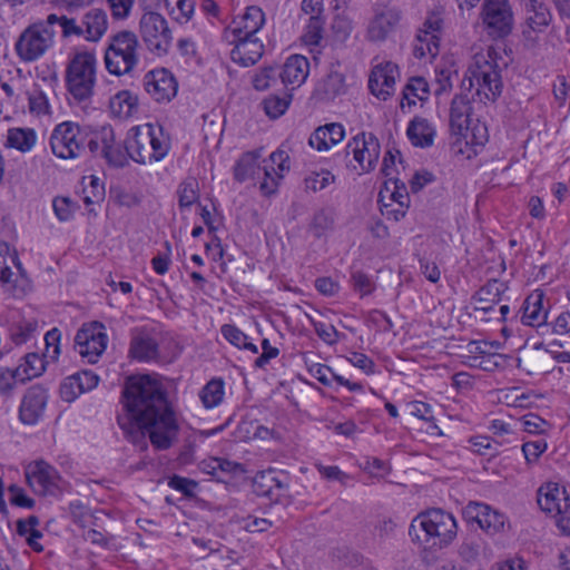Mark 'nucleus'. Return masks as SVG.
Returning <instances> with one entry per match:
<instances>
[{"instance_id":"f257e3e1","label":"nucleus","mask_w":570,"mask_h":570,"mask_svg":"<svg viewBox=\"0 0 570 570\" xmlns=\"http://www.w3.org/2000/svg\"><path fill=\"white\" fill-rule=\"evenodd\" d=\"M121 411L117 414L119 428L132 443L145 441L166 450L178 434V423L167 400L163 384L149 375L129 377L121 392Z\"/></svg>"},{"instance_id":"f03ea898","label":"nucleus","mask_w":570,"mask_h":570,"mask_svg":"<svg viewBox=\"0 0 570 570\" xmlns=\"http://www.w3.org/2000/svg\"><path fill=\"white\" fill-rule=\"evenodd\" d=\"M501 69L498 63V53L493 48L473 56L462 89L473 90L472 99L487 104L495 101L502 92Z\"/></svg>"},{"instance_id":"7ed1b4c3","label":"nucleus","mask_w":570,"mask_h":570,"mask_svg":"<svg viewBox=\"0 0 570 570\" xmlns=\"http://www.w3.org/2000/svg\"><path fill=\"white\" fill-rule=\"evenodd\" d=\"M470 100L464 95L453 98L450 109V127L455 140L452 149L471 158L475 151L470 146H484L488 141V128L484 122L471 118Z\"/></svg>"},{"instance_id":"20e7f679","label":"nucleus","mask_w":570,"mask_h":570,"mask_svg":"<svg viewBox=\"0 0 570 570\" xmlns=\"http://www.w3.org/2000/svg\"><path fill=\"white\" fill-rule=\"evenodd\" d=\"M454 517L441 509H432L413 519L409 534L424 549H442L456 537Z\"/></svg>"},{"instance_id":"39448f33","label":"nucleus","mask_w":570,"mask_h":570,"mask_svg":"<svg viewBox=\"0 0 570 570\" xmlns=\"http://www.w3.org/2000/svg\"><path fill=\"white\" fill-rule=\"evenodd\" d=\"M125 148L134 161L146 165L163 160L170 149V140L161 126L145 124L131 128Z\"/></svg>"},{"instance_id":"423d86ee","label":"nucleus","mask_w":570,"mask_h":570,"mask_svg":"<svg viewBox=\"0 0 570 570\" xmlns=\"http://www.w3.org/2000/svg\"><path fill=\"white\" fill-rule=\"evenodd\" d=\"M140 45L135 32L121 30L109 38L105 51L106 69L116 76L131 72L139 63Z\"/></svg>"},{"instance_id":"0eeeda50","label":"nucleus","mask_w":570,"mask_h":570,"mask_svg":"<svg viewBox=\"0 0 570 570\" xmlns=\"http://www.w3.org/2000/svg\"><path fill=\"white\" fill-rule=\"evenodd\" d=\"M68 92L77 102H88L96 85V57L85 51L78 52L69 62L66 76Z\"/></svg>"},{"instance_id":"6e6552de","label":"nucleus","mask_w":570,"mask_h":570,"mask_svg":"<svg viewBox=\"0 0 570 570\" xmlns=\"http://www.w3.org/2000/svg\"><path fill=\"white\" fill-rule=\"evenodd\" d=\"M94 132L71 121L56 126L50 136L52 153L62 159H75L82 155L86 147L90 149Z\"/></svg>"},{"instance_id":"1a4fd4ad","label":"nucleus","mask_w":570,"mask_h":570,"mask_svg":"<svg viewBox=\"0 0 570 570\" xmlns=\"http://www.w3.org/2000/svg\"><path fill=\"white\" fill-rule=\"evenodd\" d=\"M345 156L353 155V160L346 164L357 175L373 171L379 163L381 155V144L373 132L362 131L351 138L345 147Z\"/></svg>"},{"instance_id":"9d476101","label":"nucleus","mask_w":570,"mask_h":570,"mask_svg":"<svg viewBox=\"0 0 570 570\" xmlns=\"http://www.w3.org/2000/svg\"><path fill=\"white\" fill-rule=\"evenodd\" d=\"M139 35L151 53L163 57L169 52L173 35L167 20L160 13H142L139 20Z\"/></svg>"},{"instance_id":"9b49d317","label":"nucleus","mask_w":570,"mask_h":570,"mask_svg":"<svg viewBox=\"0 0 570 570\" xmlns=\"http://www.w3.org/2000/svg\"><path fill=\"white\" fill-rule=\"evenodd\" d=\"M480 19L492 39L508 37L514 27V13L509 0H483Z\"/></svg>"},{"instance_id":"f8f14e48","label":"nucleus","mask_w":570,"mask_h":570,"mask_svg":"<svg viewBox=\"0 0 570 570\" xmlns=\"http://www.w3.org/2000/svg\"><path fill=\"white\" fill-rule=\"evenodd\" d=\"M89 150L94 155H100L110 167L122 168L128 164V153L124 150L121 142L116 141L115 131L110 126L94 132Z\"/></svg>"},{"instance_id":"ddd939ff","label":"nucleus","mask_w":570,"mask_h":570,"mask_svg":"<svg viewBox=\"0 0 570 570\" xmlns=\"http://www.w3.org/2000/svg\"><path fill=\"white\" fill-rule=\"evenodd\" d=\"M108 337L100 323L83 325L76 334L75 348L88 363H96L107 347Z\"/></svg>"},{"instance_id":"4468645a","label":"nucleus","mask_w":570,"mask_h":570,"mask_svg":"<svg viewBox=\"0 0 570 570\" xmlns=\"http://www.w3.org/2000/svg\"><path fill=\"white\" fill-rule=\"evenodd\" d=\"M462 514L468 522H476L489 534L501 532L507 522L504 514L480 502H469Z\"/></svg>"},{"instance_id":"2eb2a0df","label":"nucleus","mask_w":570,"mask_h":570,"mask_svg":"<svg viewBox=\"0 0 570 570\" xmlns=\"http://www.w3.org/2000/svg\"><path fill=\"white\" fill-rule=\"evenodd\" d=\"M144 88L155 101L169 102L177 94L178 83L169 70L160 68L145 75Z\"/></svg>"},{"instance_id":"dca6fc26","label":"nucleus","mask_w":570,"mask_h":570,"mask_svg":"<svg viewBox=\"0 0 570 570\" xmlns=\"http://www.w3.org/2000/svg\"><path fill=\"white\" fill-rule=\"evenodd\" d=\"M400 21V10L395 8L377 10L368 21L366 39L374 43L386 41L396 31Z\"/></svg>"},{"instance_id":"f3484780","label":"nucleus","mask_w":570,"mask_h":570,"mask_svg":"<svg viewBox=\"0 0 570 570\" xmlns=\"http://www.w3.org/2000/svg\"><path fill=\"white\" fill-rule=\"evenodd\" d=\"M224 38L229 45H234L230 59L242 67L254 66L264 55V45L257 37L224 36Z\"/></svg>"},{"instance_id":"a211bd4d","label":"nucleus","mask_w":570,"mask_h":570,"mask_svg":"<svg viewBox=\"0 0 570 570\" xmlns=\"http://www.w3.org/2000/svg\"><path fill=\"white\" fill-rule=\"evenodd\" d=\"M254 492L259 497H266L272 501H279L287 495L288 481L283 472L275 470L262 471L256 474L253 481Z\"/></svg>"},{"instance_id":"6ab92c4d","label":"nucleus","mask_w":570,"mask_h":570,"mask_svg":"<svg viewBox=\"0 0 570 570\" xmlns=\"http://www.w3.org/2000/svg\"><path fill=\"white\" fill-rule=\"evenodd\" d=\"M397 75L399 67L391 61L375 66L368 78L371 92L379 99L386 100L394 94Z\"/></svg>"},{"instance_id":"aec40b11","label":"nucleus","mask_w":570,"mask_h":570,"mask_svg":"<svg viewBox=\"0 0 570 570\" xmlns=\"http://www.w3.org/2000/svg\"><path fill=\"white\" fill-rule=\"evenodd\" d=\"M537 501L543 512L553 517L570 508L566 490L558 483L549 482L542 484L538 490Z\"/></svg>"},{"instance_id":"412c9836","label":"nucleus","mask_w":570,"mask_h":570,"mask_svg":"<svg viewBox=\"0 0 570 570\" xmlns=\"http://www.w3.org/2000/svg\"><path fill=\"white\" fill-rule=\"evenodd\" d=\"M265 23V13L259 7L250 6L233 26L226 28L224 36L255 37Z\"/></svg>"},{"instance_id":"4be33fe9","label":"nucleus","mask_w":570,"mask_h":570,"mask_svg":"<svg viewBox=\"0 0 570 570\" xmlns=\"http://www.w3.org/2000/svg\"><path fill=\"white\" fill-rule=\"evenodd\" d=\"M308 72L309 62L307 58L301 55H292L279 68V78L284 86H291L293 90L305 82Z\"/></svg>"},{"instance_id":"5701e85b","label":"nucleus","mask_w":570,"mask_h":570,"mask_svg":"<svg viewBox=\"0 0 570 570\" xmlns=\"http://www.w3.org/2000/svg\"><path fill=\"white\" fill-rule=\"evenodd\" d=\"M129 354L140 362H149L158 356V343L144 328H135L131 332Z\"/></svg>"},{"instance_id":"b1692460","label":"nucleus","mask_w":570,"mask_h":570,"mask_svg":"<svg viewBox=\"0 0 570 570\" xmlns=\"http://www.w3.org/2000/svg\"><path fill=\"white\" fill-rule=\"evenodd\" d=\"M345 91L346 85L344 75L336 70H331L316 83L313 98L316 101L328 102L345 94Z\"/></svg>"},{"instance_id":"393cba45","label":"nucleus","mask_w":570,"mask_h":570,"mask_svg":"<svg viewBox=\"0 0 570 570\" xmlns=\"http://www.w3.org/2000/svg\"><path fill=\"white\" fill-rule=\"evenodd\" d=\"M527 29L523 30L525 37H530L531 32H543L551 22V12L548 6L541 0H529L525 4Z\"/></svg>"},{"instance_id":"a878e982","label":"nucleus","mask_w":570,"mask_h":570,"mask_svg":"<svg viewBox=\"0 0 570 570\" xmlns=\"http://www.w3.org/2000/svg\"><path fill=\"white\" fill-rule=\"evenodd\" d=\"M345 137V129L338 122L321 126L311 135L308 144L318 151L327 150L341 142Z\"/></svg>"},{"instance_id":"bb28decb","label":"nucleus","mask_w":570,"mask_h":570,"mask_svg":"<svg viewBox=\"0 0 570 570\" xmlns=\"http://www.w3.org/2000/svg\"><path fill=\"white\" fill-rule=\"evenodd\" d=\"M12 268L20 271L17 254L10 249L7 243H0V284L7 291L16 288L14 283L17 282V278H13L16 273Z\"/></svg>"},{"instance_id":"cd10ccee","label":"nucleus","mask_w":570,"mask_h":570,"mask_svg":"<svg viewBox=\"0 0 570 570\" xmlns=\"http://www.w3.org/2000/svg\"><path fill=\"white\" fill-rule=\"evenodd\" d=\"M83 35L89 41H98L108 29V18L106 11L94 8L82 17Z\"/></svg>"},{"instance_id":"c85d7f7f","label":"nucleus","mask_w":570,"mask_h":570,"mask_svg":"<svg viewBox=\"0 0 570 570\" xmlns=\"http://www.w3.org/2000/svg\"><path fill=\"white\" fill-rule=\"evenodd\" d=\"M406 135L413 146L428 148L433 145L435 130L426 119L415 117L410 121Z\"/></svg>"},{"instance_id":"c756f323","label":"nucleus","mask_w":570,"mask_h":570,"mask_svg":"<svg viewBox=\"0 0 570 570\" xmlns=\"http://www.w3.org/2000/svg\"><path fill=\"white\" fill-rule=\"evenodd\" d=\"M547 311L543 308L542 294H532L522 305L521 321L524 325L540 326L547 321Z\"/></svg>"},{"instance_id":"7c9ffc66","label":"nucleus","mask_w":570,"mask_h":570,"mask_svg":"<svg viewBox=\"0 0 570 570\" xmlns=\"http://www.w3.org/2000/svg\"><path fill=\"white\" fill-rule=\"evenodd\" d=\"M111 112L121 119H127L138 111V97L129 90H121L111 97Z\"/></svg>"},{"instance_id":"2f4dec72","label":"nucleus","mask_w":570,"mask_h":570,"mask_svg":"<svg viewBox=\"0 0 570 570\" xmlns=\"http://www.w3.org/2000/svg\"><path fill=\"white\" fill-rule=\"evenodd\" d=\"M57 471L43 461L38 460V494L57 497L60 492Z\"/></svg>"},{"instance_id":"473e14b6","label":"nucleus","mask_w":570,"mask_h":570,"mask_svg":"<svg viewBox=\"0 0 570 570\" xmlns=\"http://www.w3.org/2000/svg\"><path fill=\"white\" fill-rule=\"evenodd\" d=\"M261 154L258 151L245 153L236 163L234 167V177L237 181L244 183L248 179H254L259 175L261 167L258 159Z\"/></svg>"},{"instance_id":"72a5a7b5","label":"nucleus","mask_w":570,"mask_h":570,"mask_svg":"<svg viewBox=\"0 0 570 570\" xmlns=\"http://www.w3.org/2000/svg\"><path fill=\"white\" fill-rule=\"evenodd\" d=\"M440 38L417 31L413 41V55L417 59L435 58L439 55Z\"/></svg>"},{"instance_id":"f704fd0d","label":"nucleus","mask_w":570,"mask_h":570,"mask_svg":"<svg viewBox=\"0 0 570 570\" xmlns=\"http://www.w3.org/2000/svg\"><path fill=\"white\" fill-rule=\"evenodd\" d=\"M507 289L505 283L491 279L472 296V299L479 304H498Z\"/></svg>"},{"instance_id":"c9c22d12","label":"nucleus","mask_w":570,"mask_h":570,"mask_svg":"<svg viewBox=\"0 0 570 570\" xmlns=\"http://www.w3.org/2000/svg\"><path fill=\"white\" fill-rule=\"evenodd\" d=\"M165 7L175 21L184 24L193 18L196 0H165Z\"/></svg>"},{"instance_id":"e433bc0d","label":"nucleus","mask_w":570,"mask_h":570,"mask_svg":"<svg viewBox=\"0 0 570 570\" xmlns=\"http://www.w3.org/2000/svg\"><path fill=\"white\" fill-rule=\"evenodd\" d=\"M60 338L61 332L58 328L48 331L45 335V351L41 360V371H38V376L46 371L47 364L55 362L60 354Z\"/></svg>"},{"instance_id":"4c0bfd02","label":"nucleus","mask_w":570,"mask_h":570,"mask_svg":"<svg viewBox=\"0 0 570 570\" xmlns=\"http://www.w3.org/2000/svg\"><path fill=\"white\" fill-rule=\"evenodd\" d=\"M36 142L33 129L12 128L8 131L7 144L22 153L29 151Z\"/></svg>"},{"instance_id":"58836bf2","label":"nucleus","mask_w":570,"mask_h":570,"mask_svg":"<svg viewBox=\"0 0 570 570\" xmlns=\"http://www.w3.org/2000/svg\"><path fill=\"white\" fill-rule=\"evenodd\" d=\"M18 56L26 60L36 59V24H30L19 37L16 43Z\"/></svg>"},{"instance_id":"ea45409f","label":"nucleus","mask_w":570,"mask_h":570,"mask_svg":"<svg viewBox=\"0 0 570 570\" xmlns=\"http://www.w3.org/2000/svg\"><path fill=\"white\" fill-rule=\"evenodd\" d=\"M430 86L425 78L413 77L409 80L403 89V99H406L409 105H415L414 98L424 101L429 98Z\"/></svg>"},{"instance_id":"a19ab883","label":"nucleus","mask_w":570,"mask_h":570,"mask_svg":"<svg viewBox=\"0 0 570 570\" xmlns=\"http://www.w3.org/2000/svg\"><path fill=\"white\" fill-rule=\"evenodd\" d=\"M200 400L206 409L217 406L224 397V383L222 380L209 381L200 391Z\"/></svg>"},{"instance_id":"79ce46f5","label":"nucleus","mask_w":570,"mask_h":570,"mask_svg":"<svg viewBox=\"0 0 570 570\" xmlns=\"http://www.w3.org/2000/svg\"><path fill=\"white\" fill-rule=\"evenodd\" d=\"M19 420L26 425L36 423V389L29 387L23 394L19 406Z\"/></svg>"},{"instance_id":"37998d69","label":"nucleus","mask_w":570,"mask_h":570,"mask_svg":"<svg viewBox=\"0 0 570 570\" xmlns=\"http://www.w3.org/2000/svg\"><path fill=\"white\" fill-rule=\"evenodd\" d=\"M453 78H458V72L451 67L439 66L435 68V80L433 90L435 96L448 94L453 86Z\"/></svg>"},{"instance_id":"c03bdc74","label":"nucleus","mask_w":570,"mask_h":570,"mask_svg":"<svg viewBox=\"0 0 570 570\" xmlns=\"http://www.w3.org/2000/svg\"><path fill=\"white\" fill-rule=\"evenodd\" d=\"M69 510L73 522L83 528L87 525H97V521L100 519L98 514H101V512H91L80 501L71 502Z\"/></svg>"},{"instance_id":"a18cd8bd","label":"nucleus","mask_w":570,"mask_h":570,"mask_svg":"<svg viewBox=\"0 0 570 570\" xmlns=\"http://www.w3.org/2000/svg\"><path fill=\"white\" fill-rule=\"evenodd\" d=\"M292 95L286 94L284 97L272 95L264 99L263 106L269 118L277 119L288 109Z\"/></svg>"},{"instance_id":"49530a36","label":"nucleus","mask_w":570,"mask_h":570,"mask_svg":"<svg viewBox=\"0 0 570 570\" xmlns=\"http://www.w3.org/2000/svg\"><path fill=\"white\" fill-rule=\"evenodd\" d=\"M178 204L180 208H189L199 197L198 183L195 178L183 181L177 190Z\"/></svg>"},{"instance_id":"de8ad7c7","label":"nucleus","mask_w":570,"mask_h":570,"mask_svg":"<svg viewBox=\"0 0 570 570\" xmlns=\"http://www.w3.org/2000/svg\"><path fill=\"white\" fill-rule=\"evenodd\" d=\"M36 352L26 354L19 365L12 370L18 384H26L36 377Z\"/></svg>"},{"instance_id":"09e8293b","label":"nucleus","mask_w":570,"mask_h":570,"mask_svg":"<svg viewBox=\"0 0 570 570\" xmlns=\"http://www.w3.org/2000/svg\"><path fill=\"white\" fill-rule=\"evenodd\" d=\"M443 13L444 9L442 7H436L429 11L424 22L422 23V27L419 28L417 31H425L429 33V36H436L441 39V32L444 23Z\"/></svg>"},{"instance_id":"8fccbe9b","label":"nucleus","mask_w":570,"mask_h":570,"mask_svg":"<svg viewBox=\"0 0 570 570\" xmlns=\"http://www.w3.org/2000/svg\"><path fill=\"white\" fill-rule=\"evenodd\" d=\"M208 473L218 476V472L228 473L232 475H242L245 473L243 464L229 461L223 458H214L207 464Z\"/></svg>"},{"instance_id":"3c124183","label":"nucleus","mask_w":570,"mask_h":570,"mask_svg":"<svg viewBox=\"0 0 570 570\" xmlns=\"http://www.w3.org/2000/svg\"><path fill=\"white\" fill-rule=\"evenodd\" d=\"M324 21L320 16H311L303 35L306 45L318 46L323 39Z\"/></svg>"},{"instance_id":"603ef678","label":"nucleus","mask_w":570,"mask_h":570,"mask_svg":"<svg viewBox=\"0 0 570 570\" xmlns=\"http://www.w3.org/2000/svg\"><path fill=\"white\" fill-rule=\"evenodd\" d=\"M277 78H279L278 67H265L253 77V87L259 91L266 90L277 81Z\"/></svg>"},{"instance_id":"864d4df0","label":"nucleus","mask_w":570,"mask_h":570,"mask_svg":"<svg viewBox=\"0 0 570 570\" xmlns=\"http://www.w3.org/2000/svg\"><path fill=\"white\" fill-rule=\"evenodd\" d=\"M17 534L24 538L28 546L36 550V515L17 521Z\"/></svg>"},{"instance_id":"5fc2aeb1","label":"nucleus","mask_w":570,"mask_h":570,"mask_svg":"<svg viewBox=\"0 0 570 570\" xmlns=\"http://www.w3.org/2000/svg\"><path fill=\"white\" fill-rule=\"evenodd\" d=\"M10 337L16 345H21L30 340L35 327L31 322L18 321L10 327Z\"/></svg>"},{"instance_id":"6e6d98bb","label":"nucleus","mask_w":570,"mask_h":570,"mask_svg":"<svg viewBox=\"0 0 570 570\" xmlns=\"http://www.w3.org/2000/svg\"><path fill=\"white\" fill-rule=\"evenodd\" d=\"M481 539L475 534H471L463 540L459 553L464 561L472 562L479 557Z\"/></svg>"},{"instance_id":"4d7b16f0","label":"nucleus","mask_w":570,"mask_h":570,"mask_svg":"<svg viewBox=\"0 0 570 570\" xmlns=\"http://www.w3.org/2000/svg\"><path fill=\"white\" fill-rule=\"evenodd\" d=\"M334 181V175L328 170L312 173L305 178V187L312 191H318Z\"/></svg>"},{"instance_id":"13d9d810","label":"nucleus","mask_w":570,"mask_h":570,"mask_svg":"<svg viewBox=\"0 0 570 570\" xmlns=\"http://www.w3.org/2000/svg\"><path fill=\"white\" fill-rule=\"evenodd\" d=\"M110 197L114 199L115 204L128 208L135 207L140 203V198L135 193L126 190L122 187L111 188Z\"/></svg>"},{"instance_id":"bf43d9fd","label":"nucleus","mask_w":570,"mask_h":570,"mask_svg":"<svg viewBox=\"0 0 570 570\" xmlns=\"http://www.w3.org/2000/svg\"><path fill=\"white\" fill-rule=\"evenodd\" d=\"M82 393L94 390L99 382V376L91 370H83L71 375Z\"/></svg>"},{"instance_id":"052dcab7","label":"nucleus","mask_w":570,"mask_h":570,"mask_svg":"<svg viewBox=\"0 0 570 570\" xmlns=\"http://www.w3.org/2000/svg\"><path fill=\"white\" fill-rule=\"evenodd\" d=\"M135 0H107L111 17L115 20L127 19L134 8Z\"/></svg>"},{"instance_id":"680f3d73","label":"nucleus","mask_w":570,"mask_h":570,"mask_svg":"<svg viewBox=\"0 0 570 570\" xmlns=\"http://www.w3.org/2000/svg\"><path fill=\"white\" fill-rule=\"evenodd\" d=\"M314 330L317 336L326 344L334 345L338 342L340 333L332 324L313 321Z\"/></svg>"},{"instance_id":"e2e57ef3","label":"nucleus","mask_w":570,"mask_h":570,"mask_svg":"<svg viewBox=\"0 0 570 570\" xmlns=\"http://www.w3.org/2000/svg\"><path fill=\"white\" fill-rule=\"evenodd\" d=\"M409 410L411 415L425 422L433 423V428H438L434 423L435 417L430 404L421 401H414L409 404Z\"/></svg>"},{"instance_id":"0e129e2a","label":"nucleus","mask_w":570,"mask_h":570,"mask_svg":"<svg viewBox=\"0 0 570 570\" xmlns=\"http://www.w3.org/2000/svg\"><path fill=\"white\" fill-rule=\"evenodd\" d=\"M523 430L531 434L544 433L549 423L534 413H529L522 417Z\"/></svg>"},{"instance_id":"69168bd1","label":"nucleus","mask_w":570,"mask_h":570,"mask_svg":"<svg viewBox=\"0 0 570 570\" xmlns=\"http://www.w3.org/2000/svg\"><path fill=\"white\" fill-rule=\"evenodd\" d=\"M332 226L333 218L327 212L320 210L314 215L312 220V229L316 237L323 236L328 229L332 228Z\"/></svg>"},{"instance_id":"338daca9","label":"nucleus","mask_w":570,"mask_h":570,"mask_svg":"<svg viewBox=\"0 0 570 570\" xmlns=\"http://www.w3.org/2000/svg\"><path fill=\"white\" fill-rule=\"evenodd\" d=\"M548 445L544 440L525 442L522 445V452L528 463L535 462L540 455L547 450Z\"/></svg>"},{"instance_id":"774afa93","label":"nucleus","mask_w":570,"mask_h":570,"mask_svg":"<svg viewBox=\"0 0 570 570\" xmlns=\"http://www.w3.org/2000/svg\"><path fill=\"white\" fill-rule=\"evenodd\" d=\"M222 335L234 346L242 348L245 345V341L248 338L247 335L242 332L238 327L232 324H225L220 328Z\"/></svg>"}]
</instances>
